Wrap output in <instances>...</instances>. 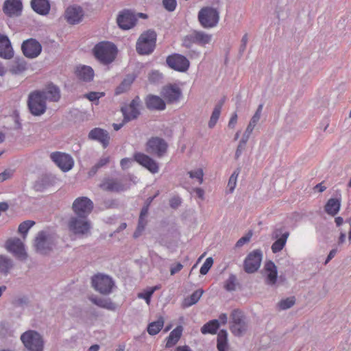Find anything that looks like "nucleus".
<instances>
[{
	"instance_id": "22",
	"label": "nucleus",
	"mask_w": 351,
	"mask_h": 351,
	"mask_svg": "<svg viewBox=\"0 0 351 351\" xmlns=\"http://www.w3.org/2000/svg\"><path fill=\"white\" fill-rule=\"evenodd\" d=\"M88 138L90 139L95 140L101 143L104 148L108 147L110 141V136L108 132L98 128L90 130L88 134Z\"/></svg>"
},
{
	"instance_id": "3",
	"label": "nucleus",
	"mask_w": 351,
	"mask_h": 351,
	"mask_svg": "<svg viewBox=\"0 0 351 351\" xmlns=\"http://www.w3.org/2000/svg\"><path fill=\"white\" fill-rule=\"evenodd\" d=\"M156 34L148 30L143 33L136 43V51L139 54H149L156 46Z\"/></svg>"
},
{
	"instance_id": "58",
	"label": "nucleus",
	"mask_w": 351,
	"mask_h": 351,
	"mask_svg": "<svg viewBox=\"0 0 351 351\" xmlns=\"http://www.w3.org/2000/svg\"><path fill=\"white\" fill-rule=\"evenodd\" d=\"M169 204L171 208H176L181 204V199L179 197H173L169 200Z\"/></svg>"
},
{
	"instance_id": "44",
	"label": "nucleus",
	"mask_w": 351,
	"mask_h": 351,
	"mask_svg": "<svg viewBox=\"0 0 351 351\" xmlns=\"http://www.w3.org/2000/svg\"><path fill=\"white\" fill-rule=\"evenodd\" d=\"M12 261L4 256L0 255V271L7 273L12 267Z\"/></svg>"
},
{
	"instance_id": "33",
	"label": "nucleus",
	"mask_w": 351,
	"mask_h": 351,
	"mask_svg": "<svg viewBox=\"0 0 351 351\" xmlns=\"http://www.w3.org/2000/svg\"><path fill=\"white\" fill-rule=\"evenodd\" d=\"M136 76L134 75H128L118 86L115 90L116 95H120L130 89L132 84L134 82Z\"/></svg>"
},
{
	"instance_id": "34",
	"label": "nucleus",
	"mask_w": 351,
	"mask_h": 351,
	"mask_svg": "<svg viewBox=\"0 0 351 351\" xmlns=\"http://www.w3.org/2000/svg\"><path fill=\"white\" fill-rule=\"evenodd\" d=\"M164 322L163 317H160L156 321L149 323L147 329V332L150 335H157L162 328Z\"/></svg>"
},
{
	"instance_id": "4",
	"label": "nucleus",
	"mask_w": 351,
	"mask_h": 351,
	"mask_svg": "<svg viewBox=\"0 0 351 351\" xmlns=\"http://www.w3.org/2000/svg\"><path fill=\"white\" fill-rule=\"evenodd\" d=\"M138 18L147 19V14L144 13H134L130 10H123L117 16V22L122 29L133 28L137 22Z\"/></svg>"
},
{
	"instance_id": "50",
	"label": "nucleus",
	"mask_w": 351,
	"mask_h": 351,
	"mask_svg": "<svg viewBox=\"0 0 351 351\" xmlns=\"http://www.w3.org/2000/svg\"><path fill=\"white\" fill-rule=\"evenodd\" d=\"M110 158L108 156L101 157L97 163L93 167V172L95 173L98 169L107 165L110 162Z\"/></svg>"
},
{
	"instance_id": "9",
	"label": "nucleus",
	"mask_w": 351,
	"mask_h": 351,
	"mask_svg": "<svg viewBox=\"0 0 351 351\" xmlns=\"http://www.w3.org/2000/svg\"><path fill=\"white\" fill-rule=\"evenodd\" d=\"M92 285L96 291L104 295H108L112 291L114 282L106 275L97 274L92 278Z\"/></svg>"
},
{
	"instance_id": "46",
	"label": "nucleus",
	"mask_w": 351,
	"mask_h": 351,
	"mask_svg": "<svg viewBox=\"0 0 351 351\" xmlns=\"http://www.w3.org/2000/svg\"><path fill=\"white\" fill-rule=\"evenodd\" d=\"M237 286V278L234 275H230L228 280L225 282L224 288L228 291H234Z\"/></svg>"
},
{
	"instance_id": "5",
	"label": "nucleus",
	"mask_w": 351,
	"mask_h": 351,
	"mask_svg": "<svg viewBox=\"0 0 351 351\" xmlns=\"http://www.w3.org/2000/svg\"><path fill=\"white\" fill-rule=\"evenodd\" d=\"M198 20L203 27L212 28L218 24L219 13L215 8L204 7L198 13Z\"/></svg>"
},
{
	"instance_id": "28",
	"label": "nucleus",
	"mask_w": 351,
	"mask_h": 351,
	"mask_svg": "<svg viewBox=\"0 0 351 351\" xmlns=\"http://www.w3.org/2000/svg\"><path fill=\"white\" fill-rule=\"evenodd\" d=\"M264 269L267 274L266 282L270 285H274L276 282L278 274L276 265L269 261L265 263Z\"/></svg>"
},
{
	"instance_id": "61",
	"label": "nucleus",
	"mask_w": 351,
	"mask_h": 351,
	"mask_svg": "<svg viewBox=\"0 0 351 351\" xmlns=\"http://www.w3.org/2000/svg\"><path fill=\"white\" fill-rule=\"evenodd\" d=\"M246 141L247 140H245V141H242L240 144L239 145L237 149V151H236V154H235V156H236V158H238L241 152H242V150L244 149V146L246 143Z\"/></svg>"
},
{
	"instance_id": "6",
	"label": "nucleus",
	"mask_w": 351,
	"mask_h": 351,
	"mask_svg": "<svg viewBox=\"0 0 351 351\" xmlns=\"http://www.w3.org/2000/svg\"><path fill=\"white\" fill-rule=\"evenodd\" d=\"M27 105L31 113L35 116L43 114L46 110V99L39 90L29 95Z\"/></svg>"
},
{
	"instance_id": "35",
	"label": "nucleus",
	"mask_w": 351,
	"mask_h": 351,
	"mask_svg": "<svg viewBox=\"0 0 351 351\" xmlns=\"http://www.w3.org/2000/svg\"><path fill=\"white\" fill-rule=\"evenodd\" d=\"M219 328V322L217 319H213L205 324L201 328L202 334H215Z\"/></svg>"
},
{
	"instance_id": "63",
	"label": "nucleus",
	"mask_w": 351,
	"mask_h": 351,
	"mask_svg": "<svg viewBox=\"0 0 351 351\" xmlns=\"http://www.w3.org/2000/svg\"><path fill=\"white\" fill-rule=\"evenodd\" d=\"M161 78V74L158 71H153L149 77V80L154 81L155 80H158Z\"/></svg>"
},
{
	"instance_id": "37",
	"label": "nucleus",
	"mask_w": 351,
	"mask_h": 351,
	"mask_svg": "<svg viewBox=\"0 0 351 351\" xmlns=\"http://www.w3.org/2000/svg\"><path fill=\"white\" fill-rule=\"evenodd\" d=\"M211 34L202 31L195 30V41L197 45L201 47H205L207 44H209L211 42Z\"/></svg>"
},
{
	"instance_id": "16",
	"label": "nucleus",
	"mask_w": 351,
	"mask_h": 351,
	"mask_svg": "<svg viewBox=\"0 0 351 351\" xmlns=\"http://www.w3.org/2000/svg\"><path fill=\"white\" fill-rule=\"evenodd\" d=\"M21 49L24 56L29 58L38 57L42 51L40 43L34 38H29L23 41Z\"/></svg>"
},
{
	"instance_id": "14",
	"label": "nucleus",
	"mask_w": 351,
	"mask_h": 351,
	"mask_svg": "<svg viewBox=\"0 0 351 351\" xmlns=\"http://www.w3.org/2000/svg\"><path fill=\"white\" fill-rule=\"evenodd\" d=\"M69 230L75 234H84L89 232L90 224L86 217H71L68 224Z\"/></svg>"
},
{
	"instance_id": "49",
	"label": "nucleus",
	"mask_w": 351,
	"mask_h": 351,
	"mask_svg": "<svg viewBox=\"0 0 351 351\" xmlns=\"http://www.w3.org/2000/svg\"><path fill=\"white\" fill-rule=\"evenodd\" d=\"M213 264V259L211 257H208L206 259L205 262L200 268L199 272L202 275H206Z\"/></svg>"
},
{
	"instance_id": "43",
	"label": "nucleus",
	"mask_w": 351,
	"mask_h": 351,
	"mask_svg": "<svg viewBox=\"0 0 351 351\" xmlns=\"http://www.w3.org/2000/svg\"><path fill=\"white\" fill-rule=\"evenodd\" d=\"M188 175L190 178L195 179L199 184H202L203 183L204 171L202 168L190 171L188 172Z\"/></svg>"
},
{
	"instance_id": "21",
	"label": "nucleus",
	"mask_w": 351,
	"mask_h": 351,
	"mask_svg": "<svg viewBox=\"0 0 351 351\" xmlns=\"http://www.w3.org/2000/svg\"><path fill=\"white\" fill-rule=\"evenodd\" d=\"M83 15V10L80 6H70L65 11V19L70 24L80 23Z\"/></svg>"
},
{
	"instance_id": "55",
	"label": "nucleus",
	"mask_w": 351,
	"mask_h": 351,
	"mask_svg": "<svg viewBox=\"0 0 351 351\" xmlns=\"http://www.w3.org/2000/svg\"><path fill=\"white\" fill-rule=\"evenodd\" d=\"M262 110H263V104H260L258 106V107L255 114H254V116L251 119V121H250V123H251L252 124H254V125H256V123H258V121L260 119Z\"/></svg>"
},
{
	"instance_id": "2",
	"label": "nucleus",
	"mask_w": 351,
	"mask_h": 351,
	"mask_svg": "<svg viewBox=\"0 0 351 351\" xmlns=\"http://www.w3.org/2000/svg\"><path fill=\"white\" fill-rule=\"evenodd\" d=\"M93 52L97 60L108 64L114 60L117 48L114 44L110 42H101L95 46Z\"/></svg>"
},
{
	"instance_id": "20",
	"label": "nucleus",
	"mask_w": 351,
	"mask_h": 351,
	"mask_svg": "<svg viewBox=\"0 0 351 351\" xmlns=\"http://www.w3.org/2000/svg\"><path fill=\"white\" fill-rule=\"evenodd\" d=\"M22 9L21 0H5L3 6V12L10 17L21 15Z\"/></svg>"
},
{
	"instance_id": "18",
	"label": "nucleus",
	"mask_w": 351,
	"mask_h": 351,
	"mask_svg": "<svg viewBox=\"0 0 351 351\" xmlns=\"http://www.w3.org/2000/svg\"><path fill=\"white\" fill-rule=\"evenodd\" d=\"M139 106L140 99L137 97L129 105L121 108L125 121H130L138 117L139 114Z\"/></svg>"
},
{
	"instance_id": "32",
	"label": "nucleus",
	"mask_w": 351,
	"mask_h": 351,
	"mask_svg": "<svg viewBox=\"0 0 351 351\" xmlns=\"http://www.w3.org/2000/svg\"><path fill=\"white\" fill-rule=\"evenodd\" d=\"M340 207L341 202L339 199L330 198L325 205V211L327 214L335 216L339 213Z\"/></svg>"
},
{
	"instance_id": "15",
	"label": "nucleus",
	"mask_w": 351,
	"mask_h": 351,
	"mask_svg": "<svg viewBox=\"0 0 351 351\" xmlns=\"http://www.w3.org/2000/svg\"><path fill=\"white\" fill-rule=\"evenodd\" d=\"M50 158L63 171H68L73 167V160L69 154L56 152L51 154Z\"/></svg>"
},
{
	"instance_id": "40",
	"label": "nucleus",
	"mask_w": 351,
	"mask_h": 351,
	"mask_svg": "<svg viewBox=\"0 0 351 351\" xmlns=\"http://www.w3.org/2000/svg\"><path fill=\"white\" fill-rule=\"evenodd\" d=\"M90 300L98 306L108 309L114 310L116 305L110 299L91 298Z\"/></svg>"
},
{
	"instance_id": "23",
	"label": "nucleus",
	"mask_w": 351,
	"mask_h": 351,
	"mask_svg": "<svg viewBox=\"0 0 351 351\" xmlns=\"http://www.w3.org/2000/svg\"><path fill=\"white\" fill-rule=\"evenodd\" d=\"M50 242L43 231L38 232L35 239L34 245L36 250L41 254H47L51 250L49 247Z\"/></svg>"
},
{
	"instance_id": "42",
	"label": "nucleus",
	"mask_w": 351,
	"mask_h": 351,
	"mask_svg": "<svg viewBox=\"0 0 351 351\" xmlns=\"http://www.w3.org/2000/svg\"><path fill=\"white\" fill-rule=\"evenodd\" d=\"M35 224L34 221L32 220H27L23 222H22L19 226L18 231L19 232L22 234L23 238L25 239L26 238L27 233L28 230Z\"/></svg>"
},
{
	"instance_id": "11",
	"label": "nucleus",
	"mask_w": 351,
	"mask_h": 351,
	"mask_svg": "<svg viewBox=\"0 0 351 351\" xmlns=\"http://www.w3.org/2000/svg\"><path fill=\"white\" fill-rule=\"evenodd\" d=\"M167 143L162 138L159 137H152L147 142L146 151L156 155L158 157H162L167 150Z\"/></svg>"
},
{
	"instance_id": "31",
	"label": "nucleus",
	"mask_w": 351,
	"mask_h": 351,
	"mask_svg": "<svg viewBox=\"0 0 351 351\" xmlns=\"http://www.w3.org/2000/svg\"><path fill=\"white\" fill-rule=\"evenodd\" d=\"M76 75L82 80L91 81L94 77V71L88 66H81L76 69Z\"/></svg>"
},
{
	"instance_id": "54",
	"label": "nucleus",
	"mask_w": 351,
	"mask_h": 351,
	"mask_svg": "<svg viewBox=\"0 0 351 351\" xmlns=\"http://www.w3.org/2000/svg\"><path fill=\"white\" fill-rule=\"evenodd\" d=\"M162 4L167 10L172 12L175 10L177 2L176 0H163Z\"/></svg>"
},
{
	"instance_id": "10",
	"label": "nucleus",
	"mask_w": 351,
	"mask_h": 351,
	"mask_svg": "<svg viewBox=\"0 0 351 351\" xmlns=\"http://www.w3.org/2000/svg\"><path fill=\"white\" fill-rule=\"evenodd\" d=\"M72 208L78 217L87 218L93 208V203L86 197H80L75 199Z\"/></svg>"
},
{
	"instance_id": "45",
	"label": "nucleus",
	"mask_w": 351,
	"mask_h": 351,
	"mask_svg": "<svg viewBox=\"0 0 351 351\" xmlns=\"http://www.w3.org/2000/svg\"><path fill=\"white\" fill-rule=\"evenodd\" d=\"M193 44H196L195 30L184 36L182 40V45L186 48L191 47Z\"/></svg>"
},
{
	"instance_id": "60",
	"label": "nucleus",
	"mask_w": 351,
	"mask_h": 351,
	"mask_svg": "<svg viewBox=\"0 0 351 351\" xmlns=\"http://www.w3.org/2000/svg\"><path fill=\"white\" fill-rule=\"evenodd\" d=\"M237 112H234V114H232L230 121H229V123H228V127L229 128H234L237 122Z\"/></svg>"
},
{
	"instance_id": "57",
	"label": "nucleus",
	"mask_w": 351,
	"mask_h": 351,
	"mask_svg": "<svg viewBox=\"0 0 351 351\" xmlns=\"http://www.w3.org/2000/svg\"><path fill=\"white\" fill-rule=\"evenodd\" d=\"M158 195V193H157L154 197H149L148 198L147 201H148V203L146 206H145L141 211V214H140V217H143V218H145V217H146V215H147L148 213V207H149V204L153 201V199H154V197H156L157 195Z\"/></svg>"
},
{
	"instance_id": "41",
	"label": "nucleus",
	"mask_w": 351,
	"mask_h": 351,
	"mask_svg": "<svg viewBox=\"0 0 351 351\" xmlns=\"http://www.w3.org/2000/svg\"><path fill=\"white\" fill-rule=\"evenodd\" d=\"M203 292L204 291L202 289H198V290H196L195 291H194L190 295V297L186 298L184 300V302H183L184 306L186 307H189V306H191L196 304L199 301L200 298L202 297Z\"/></svg>"
},
{
	"instance_id": "7",
	"label": "nucleus",
	"mask_w": 351,
	"mask_h": 351,
	"mask_svg": "<svg viewBox=\"0 0 351 351\" xmlns=\"http://www.w3.org/2000/svg\"><path fill=\"white\" fill-rule=\"evenodd\" d=\"M21 339L26 348L30 351H43V341L41 336L34 330L24 332Z\"/></svg>"
},
{
	"instance_id": "30",
	"label": "nucleus",
	"mask_w": 351,
	"mask_h": 351,
	"mask_svg": "<svg viewBox=\"0 0 351 351\" xmlns=\"http://www.w3.org/2000/svg\"><path fill=\"white\" fill-rule=\"evenodd\" d=\"M183 331L182 326H178L174 328L166 339V348L174 346L180 340Z\"/></svg>"
},
{
	"instance_id": "59",
	"label": "nucleus",
	"mask_w": 351,
	"mask_h": 351,
	"mask_svg": "<svg viewBox=\"0 0 351 351\" xmlns=\"http://www.w3.org/2000/svg\"><path fill=\"white\" fill-rule=\"evenodd\" d=\"M183 268V265L180 263H178L174 265H171L170 268L171 275H174L179 272Z\"/></svg>"
},
{
	"instance_id": "64",
	"label": "nucleus",
	"mask_w": 351,
	"mask_h": 351,
	"mask_svg": "<svg viewBox=\"0 0 351 351\" xmlns=\"http://www.w3.org/2000/svg\"><path fill=\"white\" fill-rule=\"evenodd\" d=\"M219 319L221 322V324H226L228 321L227 315L226 313H221L219 317Z\"/></svg>"
},
{
	"instance_id": "53",
	"label": "nucleus",
	"mask_w": 351,
	"mask_h": 351,
	"mask_svg": "<svg viewBox=\"0 0 351 351\" xmlns=\"http://www.w3.org/2000/svg\"><path fill=\"white\" fill-rule=\"evenodd\" d=\"M252 237V231H250L246 235L242 237L237 241V242L236 243V247H242L244 244L248 243L250 241Z\"/></svg>"
},
{
	"instance_id": "17",
	"label": "nucleus",
	"mask_w": 351,
	"mask_h": 351,
	"mask_svg": "<svg viewBox=\"0 0 351 351\" xmlns=\"http://www.w3.org/2000/svg\"><path fill=\"white\" fill-rule=\"evenodd\" d=\"M6 248L19 259L23 260L27 257L24 245L18 238L8 239L6 242Z\"/></svg>"
},
{
	"instance_id": "19",
	"label": "nucleus",
	"mask_w": 351,
	"mask_h": 351,
	"mask_svg": "<svg viewBox=\"0 0 351 351\" xmlns=\"http://www.w3.org/2000/svg\"><path fill=\"white\" fill-rule=\"evenodd\" d=\"M161 95L167 103H174L179 100L182 95V92L178 86L170 84L163 87Z\"/></svg>"
},
{
	"instance_id": "48",
	"label": "nucleus",
	"mask_w": 351,
	"mask_h": 351,
	"mask_svg": "<svg viewBox=\"0 0 351 351\" xmlns=\"http://www.w3.org/2000/svg\"><path fill=\"white\" fill-rule=\"evenodd\" d=\"M295 304V298L291 297L282 300L278 303V306L280 309L285 310L291 307Z\"/></svg>"
},
{
	"instance_id": "25",
	"label": "nucleus",
	"mask_w": 351,
	"mask_h": 351,
	"mask_svg": "<svg viewBox=\"0 0 351 351\" xmlns=\"http://www.w3.org/2000/svg\"><path fill=\"white\" fill-rule=\"evenodd\" d=\"M0 56L7 59L13 56V51L10 40L4 35H0Z\"/></svg>"
},
{
	"instance_id": "1",
	"label": "nucleus",
	"mask_w": 351,
	"mask_h": 351,
	"mask_svg": "<svg viewBox=\"0 0 351 351\" xmlns=\"http://www.w3.org/2000/svg\"><path fill=\"white\" fill-rule=\"evenodd\" d=\"M134 160L152 173L158 172L159 167L158 163L149 156L141 152L135 153L134 154V159L130 158H123L120 162V165L123 169H128Z\"/></svg>"
},
{
	"instance_id": "8",
	"label": "nucleus",
	"mask_w": 351,
	"mask_h": 351,
	"mask_svg": "<svg viewBox=\"0 0 351 351\" xmlns=\"http://www.w3.org/2000/svg\"><path fill=\"white\" fill-rule=\"evenodd\" d=\"M230 329L236 336H241L247 330V325L241 311L234 309L232 311L230 314Z\"/></svg>"
},
{
	"instance_id": "13",
	"label": "nucleus",
	"mask_w": 351,
	"mask_h": 351,
	"mask_svg": "<svg viewBox=\"0 0 351 351\" xmlns=\"http://www.w3.org/2000/svg\"><path fill=\"white\" fill-rule=\"evenodd\" d=\"M166 62L171 69L179 72L186 71L190 66L189 60L185 56L178 53L169 56Z\"/></svg>"
},
{
	"instance_id": "47",
	"label": "nucleus",
	"mask_w": 351,
	"mask_h": 351,
	"mask_svg": "<svg viewBox=\"0 0 351 351\" xmlns=\"http://www.w3.org/2000/svg\"><path fill=\"white\" fill-rule=\"evenodd\" d=\"M239 174V169L235 170L229 178L228 187L229 188L230 192H233L237 185V177Z\"/></svg>"
},
{
	"instance_id": "27",
	"label": "nucleus",
	"mask_w": 351,
	"mask_h": 351,
	"mask_svg": "<svg viewBox=\"0 0 351 351\" xmlns=\"http://www.w3.org/2000/svg\"><path fill=\"white\" fill-rule=\"evenodd\" d=\"M145 103L147 108L152 110H162L166 107L163 99L156 95H148L145 99Z\"/></svg>"
},
{
	"instance_id": "36",
	"label": "nucleus",
	"mask_w": 351,
	"mask_h": 351,
	"mask_svg": "<svg viewBox=\"0 0 351 351\" xmlns=\"http://www.w3.org/2000/svg\"><path fill=\"white\" fill-rule=\"evenodd\" d=\"M289 233L286 232L283 233L281 237L278 239L271 245V251L273 253H278L280 252L286 245Z\"/></svg>"
},
{
	"instance_id": "12",
	"label": "nucleus",
	"mask_w": 351,
	"mask_h": 351,
	"mask_svg": "<svg viewBox=\"0 0 351 351\" xmlns=\"http://www.w3.org/2000/svg\"><path fill=\"white\" fill-rule=\"evenodd\" d=\"M262 252L261 250H255L250 252L244 261V270L248 274L256 271L262 261Z\"/></svg>"
},
{
	"instance_id": "26",
	"label": "nucleus",
	"mask_w": 351,
	"mask_h": 351,
	"mask_svg": "<svg viewBox=\"0 0 351 351\" xmlns=\"http://www.w3.org/2000/svg\"><path fill=\"white\" fill-rule=\"evenodd\" d=\"M40 92L46 100L58 101L60 98V89L52 84H48L45 89Z\"/></svg>"
},
{
	"instance_id": "24",
	"label": "nucleus",
	"mask_w": 351,
	"mask_h": 351,
	"mask_svg": "<svg viewBox=\"0 0 351 351\" xmlns=\"http://www.w3.org/2000/svg\"><path fill=\"white\" fill-rule=\"evenodd\" d=\"M100 187L105 191L120 192L125 189L121 180L114 178H108L103 181Z\"/></svg>"
},
{
	"instance_id": "29",
	"label": "nucleus",
	"mask_w": 351,
	"mask_h": 351,
	"mask_svg": "<svg viewBox=\"0 0 351 351\" xmlns=\"http://www.w3.org/2000/svg\"><path fill=\"white\" fill-rule=\"evenodd\" d=\"M32 9L38 14L46 15L49 12L50 4L48 0H32Z\"/></svg>"
},
{
	"instance_id": "38",
	"label": "nucleus",
	"mask_w": 351,
	"mask_h": 351,
	"mask_svg": "<svg viewBox=\"0 0 351 351\" xmlns=\"http://www.w3.org/2000/svg\"><path fill=\"white\" fill-rule=\"evenodd\" d=\"M224 101H225V99L224 98L221 99V101L219 102V104L217 105H216V106L215 107V108L213 111V113L211 114L210 121L208 122V125L210 128H213L215 125V124L217 123V122L219 118V116L221 114V110L222 106L224 104Z\"/></svg>"
},
{
	"instance_id": "51",
	"label": "nucleus",
	"mask_w": 351,
	"mask_h": 351,
	"mask_svg": "<svg viewBox=\"0 0 351 351\" xmlns=\"http://www.w3.org/2000/svg\"><path fill=\"white\" fill-rule=\"evenodd\" d=\"M146 223L147 222L145 220V218L139 217L137 228L134 233V237H138L141 234L146 226Z\"/></svg>"
},
{
	"instance_id": "52",
	"label": "nucleus",
	"mask_w": 351,
	"mask_h": 351,
	"mask_svg": "<svg viewBox=\"0 0 351 351\" xmlns=\"http://www.w3.org/2000/svg\"><path fill=\"white\" fill-rule=\"evenodd\" d=\"M103 96H104V93L102 92H90L84 95L90 101H97Z\"/></svg>"
},
{
	"instance_id": "62",
	"label": "nucleus",
	"mask_w": 351,
	"mask_h": 351,
	"mask_svg": "<svg viewBox=\"0 0 351 351\" xmlns=\"http://www.w3.org/2000/svg\"><path fill=\"white\" fill-rule=\"evenodd\" d=\"M12 176V172L10 170H5L0 173V182H3Z\"/></svg>"
},
{
	"instance_id": "39",
	"label": "nucleus",
	"mask_w": 351,
	"mask_h": 351,
	"mask_svg": "<svg viewBox=\"0 0 351 351\" xmlns=\"http://www.w3.org/2000/svg\"><path fill=\"white\" fill-rule=\"evenodd\" d=\"M228 334L224 330H221L217 335V347L219 351H228Z\"/></svg>"
},
{
	"instance_id": "56",
	"label": "nucleus",
	"mask_w": 351,
	"mask_h": 351,
	"mask_svg": "<svg viewBox=\"0 0 351 351\" xmlns=\"http://www.w3.org/2000/svg\"><path fill=\"white\" fill-rule=\"evenodd\" d=\"M153 295V291L149 290V289L146 290L144 293H141L138 294V298H143L147 304L150 303L151 298Z\"/></svg>"
}]
</instances>
